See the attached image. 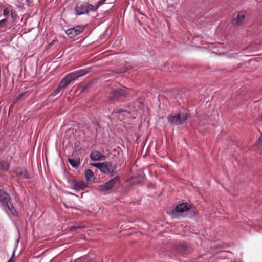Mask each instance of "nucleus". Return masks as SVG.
<instances>
[{"instance_id":"b1692460","label":"nucleus","mask_w":262,"mask_h":262,"mask_svg":"<svg viewBox=\"0 0 262 262\" xmlns=\"http://www.w3.org/2000/svg\"><path fill=\"white\" fill-rule=\"evenodd\" d=\"M256 145L258 148H262V134L257 141Z\"/></svg>"},{"instance_id":"1a4fd4ad","label":"nucleus","mask_w":262,"mask_h":262,"mask_svg":"<svg viewBox=\"0 0 262 262\" xmlns=\"http://www.w3.org/2000/svg\"><path fill=\"white\" fill-rule=\"evenodd\" d=\"M13 172L16 174V177H20L26 179H31V176L26 168L21 167H16L14 168Z\"/></svg>"},{"instance_id":"2f4dec72","label":"nucleus","mask_w":262,"mask_h":262,"mask_svg":"<svg viewBox=\"0 0 262 262\" xmlns=\"http://www.w3.org/2000/svg\"><path fill=\"white\" fill-rule=\"evenodd\" d=\"M14 253H15V251H13L11 257L9 259V260L7 262H13V258H14V255H15Z\"/></svg>"},{"instance_id":"39448f33","label":"nucleus","mask_w":262,"mask_h":262,"mask_svg":"<svg viewBox=\"0 0 262 262\" xmlns=\"http://www.w3.org/2000/svg\"><path fill=\"white\" fill-rule=\"evenodd\" d=\"M85 26L77 25L73 28H70L66 31L67 35L71 38L81 33L84 30Z\"/></svg>"},{"instance_id":"ddd939ff","label":"nucleus","mask_w":262,"mask_h":262,"mask_svg":"<svg viewBox=\"0 0 262 262\" xmlns=\"http://www.w3.org/2000/svg\"><path fill=\"white\" fill-rule=\"evenodd\" d=\"M189 207H188L186 203H181L178 206H177L175 208L174 211L177 213H183L189 210Z\"/></svg>"},{"instance_id":"9b49d317","label":"nucleus","mask_w":262,"mask_h":262,"mask_svg":"<svg viewBox=\"0 0 262 262\" xmlns=\"http://www.w3.org/2000/svg\"><path fill=\"white\" fill-rule=\"evenodd\" d=\"M245 17V12L241 11L238 13L237 16L232 19V24L233 26H239L244 21Z\"/></svg>"},{"instance_id":"6e6552de","label":"nucleus","mask_w":262,"mask_h":262,"mask_svg":"<svg viewBox=\"0 0 262 262\" xmlns=\"http://www.w3.org/2000/svg\"><path fill=\"white\" fill-rule=\"evenodd\" d=\"M137 97V100L134 102V109L135 111H138L143 107L144 102L145 101L144 95L142 93L139 94L136 93Z\"/></svg>"},{"instance_id":"a878e982","label":"nucleus","mask_w":262,"mask_h":262,"mask_svg":"<svg viewBox=\"0 0 262 262\" xmlns=\"http://www.w3.org/2000/svg\"><path fill=\"white\" fill-rule=\"evenodd\" d=\"M10 9L8 7H6L3 10V15L4 16H8L10 13Z\"/></svg>"},{"instance_id":"412c9836","label":"nucleus","mask_w":262,"mask_h":262,"mask_svg":"<svg viewBox=\"0 0 262 262\" xmlns=\"http://www.w3.org/2000/svg\"><path fill=\"white\" fill-rule=\"evenodd\" d=\"M100 171L105 174H108L107 167L106 163H102L100 169Z\"/></svg>"},{"instance_id":"7c9ffc66","label":"nucleus","mask_w":262,"mask_h":262,"mask_svg":"<svg viewBox=\"0 0 262 262\" xmlns=\"http://www.w3.org/2000/svg\"><path fill=\"white\" fill-rule=\"evenodd\" d=\"M23 98H24V97L21 95V94H19L16 98V101H20V100H21Z\"/></svg>"},{"instance_id":"393cba45","label":"nucleus","mask_w":262,"mask_h":262,"mask_svg":"<svg viewBox=\"0 0 262 262\" xmlns=\"http://www.w3.org/2000/svg\"><path fill=\"white\" fill-rule=\"evenodd\" d=\"M11 17L15 20H16L17 17H18V15H17V12H16V11L12 9L11 10Z\"/></svg>"},{"instance_id":"cd10ccee","label":"nucleus","mask_w":262,"mask_h":262,"mask_svg":"<svg viewBox=\"0 0 262 262\" xmlns=\"http://www.w3.org/2000/svg\"><path fill=\"white\" fill-rule=\"evenodd\" d=\"M31 92L28 91H26L23 93H21V95L24 97V98L28 97L30 95Z\"/></svg>"},{"instance_id":"f03ea898","label":"nucleus","mask_w":262,"mask_h":262,"mask_svg":"<svg viewBox=\"0 0 262 262\" xmlns=\"http://www.w3.org/2000/svg\"><path fill=\"white\" fill-rule=\"evenodd\" d=\"M188 117V115L187 113L179 112L168 115L167 120L171 125L180 126L186 121Z\"/></svg>"},{"instance_id":"72a5a7b5","label":"nucleus","mask_w":262,"mask_h":262,"mask_svg":"<svg viewBox=\"0 0 262 262\" xmlns=\"http://www.w3.org/2000/svg\"><path fill=\"white\" fill-rule=\"evenodd\" d=\"M30 0H26V2H27V3H29L30 2Z\"/></svg>"},{"instance_id":"6ab92c4d","label":"nucleus","mask_w":262,"mask_h":262,"mask_svg":"<svg viewBox=\"0 0 262 262\" xmlns=\"http://www.w3.org/2000/svg\"><path fill=\"white\" fill-rule=\"evenodd\" d=\"M91 85L92 82H90L84 85L80 86L79 88V90H80V93H84L86 92L89 89H90Z\"/></svg>"},{"instance_id":"473e14b6","label":"nucleus","mask_w":262,"mask_h":262,"mask_svg":"<svg viewBox=\"0 0 262 262\" xmlns=\"http://www.w3.org/2000/svg\"><path fill=\"white\" fill-rule=\"evenodd\" d=\"M123 111V110L121 109V108L117 109V110L115 111V113H120V112H122Z\"/></svg>"},{"instance_id":"2eb2a0df","label":"nucleus","mask_w":262,"mask_h":262,"mask_svg":"<svg viewBox=\"0 0 262 262\" xmlns=\"http://www.w3.org/2000/svg\"><path fill=\"white\" fill-rule=\"evenodd\" d=\"M85 178L87 181H94L95 179L94 172L91 169H86L85 171Z\"/></svg>"},{"instance_id":"f704fd0d","label":"nucleus","mask_w":262,"mask_h":262,"mask_svg":"<svg viewBox=\"0 0 262 262\" xmlns=\"http://www.w3.org/2000/svg\"><path fill=\"white\" fill-rule=\"evenodd\" d=\"M260 119L262 120V113H261V115L260 116Z\"/></svg>"},{"instance_id":"423d86ee","label":"nucleus","mask_w":262,"mask_h":262,"mask_svg":"<svg viewBox=\"0 0 262 262\" xmlns=\"http://www.w3.org/2000/svg\"><path fill=\"white\" fill-rule=\"evenodd\" d=\"M90 71V70L88 69H82L69 73L66 76L67 78H68L71 83L72 81L75 80L78 78L88 73Z\"/></svg>"},{"instance_id":"f8f14e48","label":"nucleus","mask_w":262,"mask_h":262,"mask_svg":"<svg viewBox=\"0 0 262 262\" xmlns=\"http://www.w3.org/2000/svg\"><path fill=\"white\" fill-rule=\"evenodd\" d=\"M90 157L92 161L104 160L106 159L105 155H102L101 152L96 150L91 152Z\"/></svg>"},{"instance_id":"f257e3e1","label":"nucleus","mask_w":262,"mask_h":262,"mask_svg":"<svg viewBox=\"0 0 262 262\" xmlns=\"http://www.w3.org/2000/svg\"><path fill=\"white\" fill-rule=\"evenodd\" d=\"M0 204L6 212L9 211L14 216H18L17 211L11 201L10 195L4 189H0Z\"/></svg>"},{"instance_id":"20e7f679","label":"nucleus","mask_w":262,"mask_h":262,"mask_svg":"<svg viewBox=\"0 0 262 262\" xmlns=\"http://www.w3.org/2000/svg\"><path fill=\"white\" fill-rule=\"evenodd\" d=\"M119 178L118 177H115L104 184L99 185V190L101 192H106L112 189L114 186L117 183H119Z\"/></svg>"},{"instance_id":"4be33fe9","label":"nucleus","mask_w":262,"mask_h":262,"mask_svg":"<svg viewBox=\"0 0 262 262\" xmlns=\"http://www.w3.org/2000/svg\"><path fill=\"white\" fill-rule=\"evenodd\" d=\"M63 88L59 84L58 87L53 92L52 95L55 96L60 94Z\"/></svg>"},{"instance_id":"5701e85b","label":"nucleus","mask_w":262,"mask_h":262,"mask_svg":"<svg viewBox=\"0 0 262 262\" xmlns=\"http://www.w3.org/2000/svg\"><path fill=\"white\" fill-rule=\"evenodd\" d=\"M106 0H100L95 5H94L95 11H96L98 8L103 5Z\"/></svg>"},{"instance_id":"0eeeda50","label":"nucleus","mask_w":262,"mask_h":262,"mask_svg":"<svg viewBox=\"0 0 262 262\" xmlns=\"http://www.w3.org/2000/svg\"><path fill=\"white\" fill-rule=\"evenodd\" d=\"M69 184L76 190H84L87 187V184L83 181H77L76 180H68Z\"/></svg>"},{"instance_id":"dca6fc26","label":"nucleus","mask_w":262,"mask_h":262,"mask_svg":"<svg viewBox=\"0 0 262 262\" xmlns=\"http://www.w3.org/2000/svg\"><path fill=\"white\" fill-rule=\"evenodd\" d=\"M68 161L70 165L74 168L77 167L80 163V160L79 158L76 159L68 158Z\"/></svg>"},{"instance_id":"bb28decb","label":"nucleus","mask_w":262,"mask_h":262,"mask_svg":"<svg viewBox=\"0 0 262 262\" xmlns=\"http://www.w3.org/2000/svg\"><path fill=\"white\" fill-rule=\"evenodd\" d=\"M74 149L76 153L80 152L81 150V147L77 144H75Z\"/></svg>"},{"instance_id":"7ed1b4c3","label":"nucleus","mask_w":262,"mask_h":262,"mask_svg":"<svg viewBox=\"0 0 262 262\" xmlns=\"http://www.w3.org/2000/svg\"><path fill=\"white\" fill-rule=\"evenodd\" d=\"M75 11L76 15L88 14L90 12H95L94 5L86 2L77 3L75 7Z\"/></svg>"},{"instance_id":"c85d7f7f","label":"nucleus","mask_w":262,"mask_h":262,"mask_svg":"<svg viewBox=\"0 0 262 262\" xmlns=\"http://www.w3.org/2000/svg\"><path fill=\"white\" fill-rule=\"evenodd\" d=\"M82 228H83V227L81 226H71V227H70L69 230H70V231H72L75 229H81Z\"/></svg>"},{"instance_id":"f3484780","label":"nucleus","mask_w":262,"mask_h":262,"mask_svg":"<svg viewBox=\"0 0 262 262\" xmlns=\"http://www.w3.org/2000/svg\"><path fill=\"white\" fill-rule=\"evenodd\" d=\"M106 165L108 174L110 173L111 176H112L117 171L116 167L114 166L111 162H106Z\"/></svg>"},{"instance_id":"9d476101","label":"nucleus","mask_w":262,"mask_h":262,"mask_svg":"<svg viewBox=\"0 0 262 262\" xmlns=\"http://www.w3.org/2000/svg\"><path fill=\"white\" fill-rule=\"evenodd\" d=\"M127 93L125 89H115L111 91L112 96L110 97V99L113 100L119 97L125 96Z\"/></svg>"},{"instance_id":"4468645a","label":"nucleus","mask_w":262,"mask_h":262,"mask_svg":"<svg viewBox=\"0 0 262 262\" xmlns=\"http://www.w3.org/2000/svg\"><path fill=\"white\" fill-rule=\"evenodd\" d=\"M10 164L5 160H0V171H7L10 168Z\"/></svg>"},{"instance_id":"a211bd4d","label":"nucleus","mask_w":262,"mask_h":262,"mask_svg":"<svg viewBox=\"0 0 262 262\" xmlns=\"http://www.w3.org/2000/svg\"><path fill=\"white\" fill-rule=\"evenodd\" d=\"M71 83L70 81L65 76L59 82V84L63 88L65 89Z\"/></svg>"},{"instance_id":"aec40b11","label":"nucleus","mask_w":262,"mask_h":262,"mask_svg":"<svg viewBox=\"0 0 262 262\" xmlns=\"http://www.w3.org/2000/svg\"><path fill=\"white\" fill-rule=\"evenodd\" d=\"M7 21V19H3L0 20V31H6L7 28L5 27V24Z\"/></svg>"},{"instance_id":"c756f323","label":"nucleus","mask_w":262,"mask_h":262,"mask_svg":"<svg viewBox=\"0 0 262 262\" xmlns=\"http://www.w3.org/2000/svg\"><path fill=\"white\" fill-rule=\"evenodd\" d=\"M102 164V163H91L90 165L100 169Z\"/></svg>"}]
</instances>
